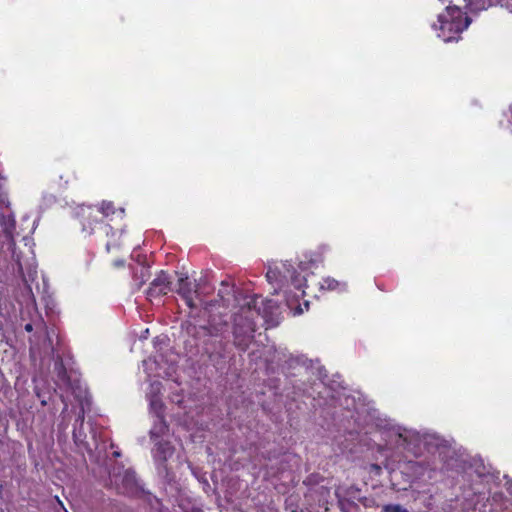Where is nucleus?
<instances>
[{"mask_svg": "<svg viewBox=\"0 0 512 512\" xmlns=\"http://www.w3.org/2000/svg\"><path fill=\"white\" fill-rule=\"evenodd\" d=\"M0 225L5 232L9 233L14 228V220L0 214Z\"/></svg>", "mask_w": 512, "mask_h": 512, "instance_id": "10", "label": "nucleus"}, {"mask_svg": "<svg viewBox=\"0 0 512 512\" xmlns=\"http://www.w3.org/2000/svg\"><path fill=\"white\" fill-rule=\"evenodd\" d=\"M167 425L163 417L156 418L153 427L150 430L152 438H158L163 436L167 431Z\"/></svg>", "mask_w": 512, "mask_h": 512, "instance_id": "8", "label": "nucleus"}, {"mask_svg": "<svg viewBox=\"0 0 512 512\" xmlns=\"http://www.w3.org/2000/svg\"><path fill=\"white\" fill-rule=\"evenodd\" d=\"M284 270L280 271L277 267L276 268H269L267 271L266 277L270 283L274 282H281L282 280H288L290 279L292 283L297 287L301 288L302 284L295 276V271L292 269L291 265L283 264L282 265Z\"/></svg>", "mask_w": 512, "mask_h": 512, "instance_id": "4", "label": "nucleus"}, {"mask_svg": "<svg viewBox=\"0 0 512 512\" xmlns=\"http://www.w3.org/2000/svg\"><path fill=\"white\" fill-rule=\"evenodd\" d=\"M344 286H345L344 284H341L340 282H338L337 280L332 279V278H326L321 283V288L327 289V290H336V289H340L341 287H344Z\"/></svg>", "mask_w": 512, "mask_h": 512, "instance_id": "9", "label": "nucleus"}, {"mask_svg": "<svg viewBox=\"0 0 512 512\" xmlns=\"http://www.w3.org/2000/svg\"><path fill=\"white\" fill-rule=\"evenodd\" d=\"M438 37L445 42L457 39L456 35L461 33L469 25V19L462 17L461 10L456 7H447L446 10L438 17Z\"/></svg>", "mask_w": 512, "mask_h": 512, "instance_id": "2", "label": "nucleus"}, {"mask_svg": "<svg viewBox=\"0 0 512 512\" xmlns=\"http://www.w3.org/2000/svg\"><path fill=\"white\" fill-rule=\"evenodd\" d=\"M25 330L28 331V332H31L32 331V324H26L25 325Z\"/></svg>", "mask_w": 512, "mask_h": 512, "instance_id": "15", "label": "nucleus"}, {"mask_svg": "<svg viewBox=\"0 0 512 512\" xmlns=\"http://www.w3.org/2000/svg\"><path fill=\"white\" fill-rule=\"evenodd\" d=\"M287 305L293 311V315H300L305 310H308L309 302L305 301L304 304H303V307L301 305H298V306L294 307L293 301L292 300H288L287 301Z\"/></svg>", "mask_w": 512, "mask_h": 512, "instance_id": "11", "label": "nucleus"}, {"mask_svg": "<svg viewBox=\"0 0 512 512\" xmlns=\"http://www.w3.org/2000/svg\"><path fill=\"white\" fill-rule=\"evenodd\" d=\"M176 291L179 295H181V297L185 300L186 304L190 308H194L197 306L195 302L199 298L197 292V285L189 282L187 275H180L178 279V288Z\"/></svg>", "mask_w": 512, "mask_h": 512, "instance_id": "3", "label": "nucleus"}, {"mask_svg": "<svg viewBox=\"0 0 512 512\" xmlns=\"http://www.w3.org/2000/svg\"><path fill=\"white\" fill-rule=\"evenodd\" d=\"M383 512H408L405 508L400 505H386L383 508Z\"/></svg>", "mask_w": 512, "mask_h": 512, "instance_id": "13", "label": "nucleus"}, {"mask_svg": "<svg viewBox=\"0 0 512 512\" xmlns=\"http://www.w3.org/2000/svg\"><path fill=\"white\" fill-rule=\"evenodd\" d=\"M399 437L402 438L405 442L411 441L412 433L406 429H403V431L399 432Z\"/></svg>", "mask_w": 512, "mask_h": 512, "instance_id": "14", "label": "nucleus"}, {"mask_svg": "<svg viewBox=\"0 0 512 512\" xmlns=\"http://www.w3.org/2000/svg\"><path fill=\"white\" fill-rule=\"evenodd\" d=\"M101 212L104 216L108 217L111 214H114L116 211L110 202H103L101 205Z\"/></svg>", "mask_w": 512, "mask_h": 512, "instance_id": "12", "label": "nucleus"}, {"mask_svg": "<svg viewBox=\"0 0 512 512\" xmlns=\"http://www.w3.org/2000/svg\"><path fill=\"white\" fill-rule=\"evenodd\" d=\"M281 313L276 302L258 295H247L239 301L233 314L234 343L246 349L251 343L260 321L268 327L280 323Z\"/></svg>", "mask_w": 512, "mask_h": 512, "instance_id": "1", "label": "nucleus"}, {"mask_svg": "<svg viewBox=\"0 0 512 512\" xmlns=\"http://www.w3.org/2000/svg\"><path fill=\"white\" fill-rule=\"evenodd\" d=\"M174 453V448L168 444V443H159L156 451H155V457L158 460H167L170 458Z\"/></svg>", "mask_w": 512, "mask_h": 512, "instance_id": "7", "label": "nucleus"}, {"mask_svg": "<svg viewBox=\"0 0 512 512\" xmlns=\"http://www.w3.org/2000/svg\"><path fill=\"white\" fill-rule=\"evenodd\" d=\"M171 281L166 273L161 272L151 284L149 289L150 296L165 295L171 290Z\"/></svg>", "mask_w": 512, "mask_h": 512, "instance_id": "6", "label": "nucleus"}, {"mask_svg": "<svg viewBox=\"0 0 512 512\" xmlns=\"http://www.w3.org/2000/svg\"><path fill=\"white\" fill-rule=\"evenodd\" d=\"M161 391V385L158 382L152 383L150 387V392L148 393V399L150 403V410L155 414V417H163V403L157 397V395Z\"/></svg>", "mask_w": 512, "mask_h": 512, "instance_id": "5", "label": "nucleus"}]
</instances>
